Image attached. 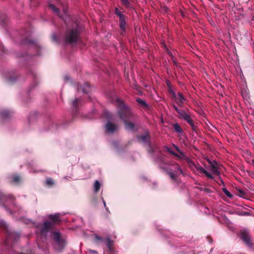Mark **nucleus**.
<instances>
[{"instance_id": "a19ab883", "label": "nucleus", "mask_w": 254, "mask_h": 254, "mask_svg": "<svg viewBox=\"0 0 254 254\" xmlns=\"http://www.w3.org/2000/svg\"><path fill=\"white\" fill-rule=\"evenodd\" d=\"M173 146L175 148V149H176V150L178 152H179L181 151V150L179 149L178 146H177V145L173 144Z\"/></svg>"}, {"instance_id": "a18cd8bd", "label": "nucleus", "mask_w": 254, "mask_h": 254, "mask_svg": "<svg viewBox=\"0 0 254 254\" xmlns=\"http://www.w3.org/2000/svg\"><path fill=\"white\" fill-rule=\"evenodd\" d=\"M1 224L2 226H3V227L5 226V224L3 222L1 223Z\"/></svg>"}, {"instance_id": "f257e3e1", "label": "nucleus", "mask_w": 254, "mask_h": 254, "mask_svg": "<svg viewBox=\"0 0 254 254\" xmlns=\"http://www.w3.org/2000/svg\"><path fill=\"white\" fill-rule=\"evenodd\" d=\"M82 27L77 21L71 20L67 25L64 39L69 44L75 43L79 38Z\"/></svg>"}, {"instance_id": "4468645a", "label": "nucleus", "mask_w": 254, "mask_h": 254, "mask_svg": "<svg viewBox=\"0 0 254 254\" xmlns=\"http://www.w3.org/2000/svg\"><path fill=\"white\" fill-rule=\"evenodd\" d=\"M90 86L87 82L85 83L82 88L81 87L80 84L78 83L77 84V89L78 92L81 90L84 93H88L90 92Z\"/></svg>"}, {"instance_id": "0eeeda50", "label": "nucleus", "mask_w": 254, "mask_h": 254, "mask_svg": "<svg viewBox=\"0 0 254 254\" xmlns=\"http://www.w3.org/2000/svg\"><path fill=\"white\" fill-rule=\"evenodd\" d=\"M53 239L58 245L59 250L62 251L64 247V241L62 239L60 233L59 232H54Z\"/></svg>"}, {"instance_id": "6ab92c4d", "label": "nucleus", "mask_w": 254, "mask_h": 254, "mask_svg": "<svg viewBox=\"0 0 254 254\" xmlns=\"http://www.w3.org/2000/svg\"><path fill=\"white\" fill-rule=\"evenodd\" d=\"M173 128L175 131L177 133H182L183 132V129L181 127L178 123H175L173 125Z\"/></svg>"}, {"instance_id": "c756f323", "label": "nucleus", "mask_w": 254, "mask_h": 254, "mask_svg": "<svg viewBox=\"0 0 254 254\" xmlns=\"http://www.w3.org/2000/svg\"><path fill=\"white\" fill-rule=\"evenodd\" d=\"M167 174L169 175V176H170V177L174 181H176V179H177V175L172 173V172H168Z\"/></svg>"}, {"instance_id": "39448f33", "label": "nucleus", "mask_w": 254, "mask_h": 254, "mask_svg": "<svg viewBox=\"0 0 254 254\" xmlns=\"http://www.w3.org/2000/svg\"><path fill=\"white\" fill-rule=\"evenodd\" d=\"M115 12L119 17V25L121 29L120 34L124 35L126 32V20L127 17L121 12L117 7L115 8Z\"/></svg>"}, {"instance_id": "f3484780", "label": "nucleus", "mask_w": 254, "mask_h": 254, "mask_svg": "<svg viewBox=\"0 0 254 254\" xmlns=\"http://www.w3.org/2000/svg\"><path fill=\"white\" fill-rule=\"evenodd\" d=\"M17 78V75L15 73H13L12 74H9L7 75V78L8 79V81L10 82H13L15 81Z\"/></svg>"}, {"instance_id": "f8f14e48", "label": "nucleus", "mask_w": 254, "mask_h": 254, "mask_svg": "<svg viewBox=\"0 0 254 254\" xmlns=\"http://www.w3.org/2000/svg\"><path fill=\"white\" fill-rule=\"evenodd\" d=\"M189 167L191 169H193V168H195L198 172L199 173H204V171L206 170L204 169L200 165H199L198 164H196L192 161L188 159V161H187Z\"/></svg>"}, {"instance_id": "37998d69", "label": "nucleus", "mask_w": 254, "mask_h": 254, "mask_svg": "<svg viewBox=\"0 0 254 254\" xmlns=\"http://www.w3.org/2000/svg\"><path fill=\"white\" fill-rule=\"evenodd\" d=\"M96 238L97 240H101L102 239V238L99 236H96Z\"/></svg>"}, {"instance_id": "c03bdc74", "label": "nucleus", "mask_w": 254, "mask_h": 254, "mask_svg": "<svg viewBox=\"0 0 254 254\" xmlns=\"http://www.w3.org/2000/svg\"><path fill=\"white\" fill-rule=\"evenodd\" d=\"M53 39H54V40H55V41H57V39H56V36H55V35H53Z\"/></svg>"}, {"instance_id": "bb28decb", "label": "nucleus", "mask_w": 254, "mask_h": 254, "mask_svg": "<svg viewBox=\"0 0 254 254\" xmlns=\"http://www.w3.org/2000/svg\"><path fill=\"white\" fill-rule=\"evenodd\" d=\"M165 148L166 149V150L168 152H169L170 154H172V155H174V156H176V157H178L179 158H182L178 154L176 153L175 152H174L173 151L171 150V149L169 147L166 146Z\"/></svg>"}, {"instance_id": "c9c22d12", "label": "nucleus", "mask_w": 254, "mask_h": 254, "mask_svg": "<svg viewBox=\"0 0 254 254\" xmlns=\"http://www.w3.org/2000/svg\"><path fill=\"white\" fill-rule=\"evenodd\" d=\"M239 195L240 196H244L246 194V192L241 190H238Z\"/></svg>"}, {"instance_id": "6e6552de", "label": "nucleus", "mask_w": 254, "mask_h": 254, "mask_svg": "<svg viewBox=\"0 0 254 254\" xmlns=\"http://www.w3.org/2000/svg\"><path fill=\"white\" fill-rule=\"evenodd\" d=\"M137 138L138 141H142L147 144L151 143L150 136L148 131L145 132L143 134L138 135Z\"/></svg>"}, {"instance_id": "20e7f679", "label": "nucleus", "mask_w": 254, "mask_h": 254, "mask_svg": "<svg viewBox=\"0 0 254 254\" xmlns=\"http://www.w3.org/2000/svg\"><path fill=\"white\" fill-rule=\"evenodd\" d=\"M239 237L247 247L251 249H254L253 239L249 230L247 229L241 230Z\"/></svg>"}, {"instance_id": "f704fd0d", "label": "nucleus", "mask_w": 254, "mask_h": 254, "mask_svg": "<svg viewBox=\"0 0 254 254\" xmlns=\"http://www.w3.org/2000/svg\"><path fill=\"white\" fill-rule=\"evenodd\" d=\"M203 174H204L206 176H207L208 178H209L210 179H214L213 176L212 175H211L210 174H209L206 170H205L204 171V173Z\"/></svg>"}, {"instance_id": "de8ad7c7", "label": "nucleus", "mask_w": 254, "mask_h": 254, "mask_svg": "<svg viewBox=\"0 0 254 254\" xmlns=\"http://www.w3.org/2000/svg\"><path fill=\"white\" fill-rule=\"evenodd\" d=\"M252 164L253 166H254V159L252 160Z\"/></svg>"}, {"instance_id": "9b49d317", "label": "nucleus", "mask_w": 254, "mask_h": 254, "mask_svg": "<svg viewBox=\"0 0 254 254\" xmlns=\"http://www.w3.org/2000/svg\"><path fill=\"white\" fill-rule=\"evenodd\" d=\"M52 227L53 226L51 222H50L49 221L44 222L40 229L41 234L42 235H46Z\"/></svg>"}, {"instance_id": "dca6fc26", "label": "nucleus", "mask_w": 254, "mask_h": 254, "mask_svg": "<svg viewBox=\"0 0 254 254\" xmlns=\"http://www.w3.org/2000/svg\"><path fill=\"white\" fill-rule=\"evenodd\" d=\"M188 124H189L191 128V129L195 132H197V131H198V124L197 123H195L194 121H193V120L192 119L191 121H190L189 123H188Z\"/></svg>"}, {"instance_id": "5701e85b", "label": "nucleus", "mask_w": 254, "mask_h": 254, "mask_svg": "<svg viewBox=\"0 0 254 254\" xmlns=\"http://www.w3.org/2000/svg\"><path fill=\"white\" fill-rule=\"evenodd\" d=\"M100 187L101 184L100 182L98 180L95 181L94 183V191L95 192H98L100 189Z\"/></svg>"}, {"instance_id": "393cba45", "label": "nucleus", "mask_w": 254, "mask_h": 254, "mask_svg": "<svg viewBox=\"0 0 254 254\" xmlns=\"http://www.w3.org/2000/svg\"><path fill=\"white\" fill-rule=\"evenodd\" d=\"M46 184L48 186H53L55 184V182L53 179L51 178H49L47 179L46 181Z\"/></svg>"}, {"instance_id": "4c0bfd02", "label": "nucleus", "mask_w": 254, "mask_h": 254, "mask_svg": "<svg viewBox=\"0 0 254 254\" xmlns=\"http://www.w3.org/2000/svg\"><path fill=\"white\" fill-rule=\"evenodd\" d=\"M64 79L65 82H68L70 80V76L68 75H65L64 77Z\"/></svg>"}, {"instance_id": "9d476101", "label": "nucleus", "mask_w": 254, "mask_h": 254, "mask_svg": "<svg viewBox=\"0 0 254 254\" xmlns=\"http://www.w3.org/2000/svg\"><path fill=\"white\" fill-rule=\"evenodd\" d=\"M118 127L117 125L108 122L105 125L106 132L109 133H113L118 129Z\"/></svg>"}, {"instance_id": "aec40b11", "label": "nucleus", "mask_w": 254, "mask_h": 254, "mask_svg": "<svg viewBox=\"0 0 254 254\" xmlns=\"http://www.w3.org/2000/svg\"><path fill=\"white\" fill-rule=\"evenodd\" d=\"M209 163L210 164V167H211V170L213 172V173L215 174H218L219 172L218 171L217 167L213 164L211 161H209Z\"/></svg>"}, {"instance_id": "f03ea898", "label": "nucleus", "mask_w": 254, "mask_h": 254, "mask_svg": "<svg viewBox=\"0 0 254 254\" xmlns=\"http://www.w3.org/2000/svg\"><path fill=\"white\" fill-rule=\"evenodd\" d=\"M117 106L118 108V114L125 124L126 129L133 130L134 125L132 122H127L132 116L131 112L129 108L127 106L124 102L119 98H117Z\"/></svg>"}, {"instance_id": "4be33fe9", "label": "nucleus", "mask_w": 254, "mask_h": 254, "mask_svg": "<svg viewBox=\"0 0 254 254\" xmlns=\"http://www.w3.org/2000/svg\"><path fill=\"white\" fill-rule=\"evenodd\" d=\"M175 167V172L176 173H179L180 174H183V171L181 167V166L177 163L174 165Z\"/></svg>"}, {"instance_id": "b1692460", "label": "nucleus", "mask_w": 254, "mask_h": 254, "mask_svg": "<svg viewBox=\"0 0 254 254\" xmlns=\"http://www.w3.org/2000/svg\"><path fill=\"white\" fill-rule=\"evenodd\" d=\"M165 52L167 53V54L173 60V61L174 62V64H177L176 62H175L173 58V55L172 52L166 47V45H164Z\"/></svg>"}, {"instance_id": "09e8293b", "label": "nucleus", "mask_w": 254, "mask_h": 254, "mask_svg": "<svg viewBox=\"0 0 254 254\" xmlns=\"http://www.w3.org/2000/svg\"><path fill=\"white\" fill-rule=\"evenodd\" d=\"M103 202H104V205L105 207H106V203H105V201H103Z\"/></svg>"}, {"instance_id": "72a5a7b5", "label": "nucleus", "mask_w": 254, "mask_h": 254, "mask_svg": "<svg viewBox=\"0 0 254 254\" xmlns=\"http://www.w3.org/2000/svg\"><path fill=\"white\" fill-rule=\"evenodd\" d=\"M79 99L77 98H75V100L72 102V106L75 108V110H77L78 108L77 104L78 102Z\"/></svg>"}, {"instance_id": "423d86ee", "label": "nucleus", "mask_w": 254, "mask_h": 254, "mask_svg": "<svg viewBox=\"0 0 254 254\" xmlns=\"http://www.w3.org/2000/svg\"><path fill=\"white\" fill-rule=\"evenodd\" d=\"M56 2L57 4H60V1L59 0H51L50 3H49V6L51 9L54 11L56 13H57L58 15H60V17L63 19L65 22H66V20L65 19L67 17H68V15L67 13V12L65 11L64 8V14L63 15H60L59 13V8L57 7V6L55 5L52 2Z\"/></svg>"}, {"instance_id": "58836bf2", "label": "nucleus", "mask_w": 254, "mask_h": 254, "mask_svg": "<svg viewBox=\"0 0 254 254\" xmlns=\"http://www.w3.org/2000/svg\"><path fill=\"white\" fill-rule=\"evenodd\" d=\"M178 96H179V97L178 98H177V99L184 100H185V98H184V96L183 95L182 93H179Z\"/></svg>"}, {"instance_id": "e433bc0d", "label": "nucleus", "mask_w": 254, "mask_h": 254, "mask_svg": "<svg viewBox=\"0 0 254 254\" xmlns=\"http://www.w3.org/2000/svg\"><path fill=\"white\" fill-rule=\"evenodd\" d=\"M13 182H14L15 183H18L20 180V178L19 176H15L13 177Z\"/></svg>"}, {"instance_id": "c85d7f7f", "label": "nucleus", "mask_w": 254, "mask_h": 254, "mask_svg": "<svg viewBox=\"0 0 254 254\" xmlns=\"http://www.w3.org/2000/svg\"><path fill=\"white\" fill-rule=\"evenodd\" d=\"M147 145L149 147L148 152L150 154H153L155 152V149L152 146L151 143H150Z\"/></svg>"}, {"instance_id": "2f4dec72", "label": "nucleus", "mask_w": 254, "mask_h": 254, "mask_svg": "<svg viewBox=\"0 0 254 254\" xmlns=\"http://www.w3.org/2000/svg\"><path fill=\"white\" fill-rule=\"evenodd\" d=\"M173 108L175 110V111L177 112L178 114V115H180V114L184 111L183 109H180L178 108L175 105L173 104L172 105Z\"/></svg>"}, {"instance_id": "49530a36", "label": "nucleus", "mask_w": 254, "mask_h": 254, "mask_svg": "<svg viewBox=\"0 0 254 254\" xmlns=\"http://www.w3.org/2000/svg\"><path fill=\"white\" fill-rule=\"evenodd\" d=\"M3 50V47L2 46L0 45V50L2 51Z\"/></svg>"}, {"instance_id": "7c9ffc66", "label": "nucleus", "mask_w": 254, "mask_h": 254, "mask_svg": "<svg viewBox=\"0 0 254 254\" xmlns=\"http://www.w3.org/2000/svg\"><path fill=\"white\" fill-rule=\"evenodd\" d=\"M107 247L108 249L109 250L110 252L113 251L112 247V242L110 239H108L107 242Z\"/></svg>"}, {"instance_id": "a878e982", "label": "nucleus", "mask_w": 254, "mask_h": 254, "mask_svg": "<svg viewBox=\"0 0 254 254\" xmlns=\"http://www.w3.org/2000/svg\"><path fill=\"white\" fill-rule=\"evenodd\" d=\"M136 101L138 104L142 106L143 107H147V105L145 101L141 99L138 98L136 100Z\"/></svg>"}, {"instance_id": "8fccbe9b", "label": "nucleus", "mask_w": 254, "mask_h": 254, "mask_svg": "<svg viewBox=\"0 0 254 254\" xmlns=\"http://www.w3.org/2000/svg\"><path fill=\"white\" fill-rule=\"evenodd\" d=\"M135 89H138V86L137 85H135Z\"/></svg>"}, {"instance_id": "7ed1b4c3", "label": "nucleus", "mask_w": 254, "mask_h": 254, "mask_svg": "<svg viewBox=\"0 0 254 254\" xmlns=\"http://www.w3.org/2000/svg\"><path fill=\"white\" fill-rule=\"evenodd\" d=\"M23 44L27 45L28 52L18 53L17 55L18 58L23 61H30L34 58V56L30 54L29 53L35 51L36 53V55H40L41 54L40 51L42 50V48L37 42L25 40L23 41Z\"/></svg>"}, {"instance_id": "2eb2a0df", "label": "nucleus", "mask_w": 254, "mask_h": 254, "mask_svg": "<svg viewBox=\"0 0 254 254\" xmlns=\"http://www.w3.org/2000/svg\"><path fill=\"white\" fill-rule=\"evenodd\" d=\"M12 115V112L7 110H3L0 113V118L3 120L10 118Z\"/></svg>"}, {"instance_id": "a211bd4d", "label": "nucleus", "mask_w": 254, "mask_h": 254, "mask_svg": "<svg viewBox=\"0 0 254 254\" xmlns=\"http://www.w3.org/2000/svg\"><path fill=\"white\" fill-rule=\"evenodd\" d=\"M8 198L13 199V197L12 195L7 196L0 192V201H4L6 200Z\"/></svg>"}, {"instance_id": "473e14b6", "label": "nucleus", "mask_w": 254, "mask_h": 254, "mask_svg": "<svg viewBox=\"0 0 254 254\" xmlns=\"http://www.w3.org/2000/svg\"><path fill=\"white\" fill-rule=\"evenodd\" d=\"M176 99V103L180 107H183L184 105V100L177 99V97H175Z\"/></svg>"}, {"instance_id": "ea45409f", "label": "nucleus", "mask_w": 254, "mask_h": 254, "mask_svg": "<svg viewBox=\"0 0 254 254\" xmlns=\"http://www.w3.org/2000/svg\"><path fill=\"white\" fill-rule=\"evenodd\" d=\"M87 251L89 253V254H98V252L96 251L91 250L90 249H88Z\"/></svg>"}, {"instance_id": "cd10ccee", "label": "nucleus", "mask_w": 254, "mask_h": 254, "mask_svg": "<svg viewBox=\"0 0 254 254\" xmlns=\"http://www.w3.org/2000/svg\"><path fill=\"white\" fill-rule=\"evenodd\" d=\"M222 190L224 193L229 197L232 198L233 197V195L227 190L226 188H223Z\"/></svg>"}, {"instance_id": "1a4fd4ad", "label": "nucleus", "mask_w": 254, "mask_h": 254, "mask_svg": "<svg viewBox=\"0 0 254 254\" xmlns=\"http://www.w3.org/2000/svg\"><path fill=\"white\" fill-rule=\"evenodd\" d=\"M178 118L185 120L187 123H189L193 119L192 116L190 113L185 110H184L180 115H178Z\"/></svg>"}, {"instance_id": "ddd939ff", "label": "nucleus", "mask_w": 254, "mask_h": 254, "mask_svg": "<svg viewBox=\"0 0 254 254\" xmlns=\"http://www.w3.org/2000/svg\"><path fill=\"white\" fill-rule=\"evenodd\" d=\"M49 219L50 220V222L52 223V226L60 224L61 222V219L60 217V214H56L55 215H49Z\"/></svg>"}, {"instance_id": "412c9836", "label": "nucleus", "mask_w": 254, "mask_h": 254, "mask_svg": "<svg viewBox=\"0 0 254 254\" xmlns=\"http://www.w3.org/2000/svg\"><path fill=\"white\" fill-rule=\"evenodd\" d=\"M122 4L127 7H130L131 6V2L132 0H121Z\"/></svg>"}, {"instance_id": "79ce46f5", "label": "nucleus", "mask_w": 254, "mask_h": 254, "mask_svg": "<svg viewBox=\"0 0 254 254\" xmlns=\"http://www.w3.org/2000/svg\"><path fill=\"white\" fill-rule=\"evenodd\" d=\"M180 154L182 156V157H184L185 156V154L181 150L179 152Z\"/></svg>"}]
</instances>
